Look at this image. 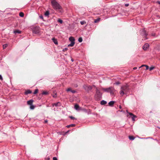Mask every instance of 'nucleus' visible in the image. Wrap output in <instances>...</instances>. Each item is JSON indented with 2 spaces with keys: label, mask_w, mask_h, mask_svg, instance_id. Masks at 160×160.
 Listing matches in <instances>:
<instances>
[{
  "label": "nucleus",
  "mask_w": 160,
  "mask_h": 160,
  "mask_svg": "<svg viewBox=\"0 0 160 160\" xmlns=\"http://www.w3.org/2000/svg\"><path fill=\"white\" fill-rule=\"evenodd\" d=\"M155 33H152L151 34V35L153 36H155Z\"/></svg>",
  "instance_id": "obj_41"
},
{
  "label": "nucleus",
  "mask_w": 160,
  "mask_h": 160,
  "mask_svg": "<svg viewBox=\"0 0 160 160\" xmlns=\"http://www.w3.org/2000/svg\"><path fill=\"white\" fill-rule=\"evenodd\" d=\"M147 65H142L141 67H140L139 68H140L141 67H146V66Z\"/></svg>",
  "instance_id": "obj_37"
},
{
  "label": "nucleus",
  "mask_w": 160,
  "mask_h": 160,
  "mask_svg": "<svg viewBox=\"0 0 160 160\" xmlns=\"http://www.w3.org/2000/svg\"><path fill=\"white\" fill-rule=\"evenodd\" d=\"M51 3L53 8L54 9L58 10L59 12L61 13L63 12L61 7L55 0H52Z\"/></svg>",
  "instance_id": "obj_1"
},
{
  "label": "nucleus",
  "mask_w": 160,
  "mask_h": 160,
  "mask_svg": "<svg viewBox=\"0 0 160 160\" xmlns=\"http://www.w3.org/2000/svg\"><path fill=\"white\" fill-rule=\"evenodd\" d=\"M159 128L160 129V128Z\"/></svg>",
  "instance_id": "obj_51"
},
{
  "label": "nucleus",
  "mask_w": 160,
  "mask_h": 160,
  "mask_svg": "<svg viewBox=\"0 0 160 160\" xmlns=\"http://www.w3.org/2000/svg\"><path fill=\"white\" fill-rule=\"evenodd\" d=\"M69 118L72 119H75V118L72 116H69Z\"/></svg>",
  "instance_id": "obj_36"
},
{
  "label": "nucleus",
  "mask_w": 160,
  "mask_h": 160,
  "mask_svg": "<svg viewBox=\"0 0 160 160\" xmlns=\"http://www.w3.org/2000/svg\"><path fill=\"white\" fill-rule=\"evenodd\" d=\"M39 32V28L38 27H35L33 30V32L35 34H38Z\"/></svg>",
  "instance_id": "obj_7"
},
{
  "label": "nucleus",
  "mask_w": 160,
  "mask_h": 160,
  "mask_svg": "<svg viewBox=\"0 0 160 160\" xmlns=\"http://www.w3.org/2000/svg\"><path fill=\"white\" fill-rule=\"evenodd\" d=\"M69 40L71 42H74L75 39L73 37H70L69 38Z\"/></svg>",
  "instance_id": "obj_17"
},
{
  "label": "nucleus",
  "mask_w": 160,
  "mask_h": 160,
  "mask_svg": "<svg viewBox=\"0 0 160 160\" xmlns=\"http://www.w3.org/2000/svg\"><path fill=\"white\" fill-rule=\"evenodd\" d=\"M61 105V103L60 102H58L57 103H54L53 104V106H60Z\"/></svg>",
  "instance_id": "obj_14"
},
{
  "label": "nucleus",
  "mask_w": 160,
  "mask_h": 160,
  "mask_svg": "<svg viewBox=\"0 0 160 160\" xmlns=\"http://www.w3.org/2000/svg\"><path fill=\"white\" fill-rule=\"evenodd\" d=\"M129 115L132 116V121H135L134 118H137V116L131 112L129 113Z\"/></svg>",
  "instance_id": "obj_9"
},
{
  "label": "nucleus",
  "mask_w": 160,
  "mask_h": 160,
  "mask_svg": "<svg viewBox=\"0 0 160 160\" xmlns=\"http://www.w3.org/2000/svg\"><path fill=\"white\" fill-rule=\"evenodd\" d=\"M40 18L42 19H43V16L42 15H41L40 16Z\"/></svg>",
  "instance_id": "obj_44"
},
{
  "label": "nucleus",
  "mask_w": 160,
  "mask_h": 160,
  "mask_svg": "<svg viewBox=\"0 0 160 160\" xmlns=\"http://www.w3.org/2000/svg\"><path fill=\"white\" fill-rule=\"evenodd\" d=\"M142 33L143 34V38H144V40L147 39L148 38L147 37V36L148 35V33L145 31L144 30H142Z\"/></svg>",
  "instance_id": "obj_6"
},
{
  "label": "nucleus",
  "mask_w": 160,
  "mask_h": 160,
  "mask_svg": "<svg viewBox=\"0 0 160 160\" xmlns=\"http://www.w3.org/2000/svg\"><path fill=\"white\" fill-rule=\"evenodd\" d=\"M0 80H3L2 78L1 75H0Z\"/></svg>",
  "instance_id": "obj_40"
},
{
  "label": "nucleus",
  "mask_w": 160,
  "mask_h": 160,
  "mask_svg": "<svg viewBox=\"0 0 160 160\" xmlns=\"http://www.w3.org/2000/svg\"><path fill=\"white\" fill-rule=\"evenodd\" d=\"M53 160H58V159L56 157H54L53 158Z\"/></svg>",
  "instance_id": "obj_38"
},
{
  "label": "nucleus",
  "mask_w": 160,
  "mask_h": 160,
  "mask_svg": "<svg viewBox=\"0 0 160 160\" xmlns=\"http://www.w3.org/2000/svg\"><path fill=\"white\" fill-rule=\"evenodd\" d=\"M48 122V120H46L45 121V123H47Z\"/></svg>",
  "instance_id": "obj_48"
},
{
  "label": "nucleus",
  "mask_w": 160,
  "mask_h": 160,
  "mask_svg": "<svg viewBox=\"0 0 160 160\" xmlns=\"http://www.w3.org/2000/svg\"><path fill=\"white\" fill-rule=\"evenodd\" d=\"M58 22L60 23L61 24L63 22L62 21L61 19H59V18L58 19Z\"/></svg>",
  "instance_id": "obj_26"
},
{
  "label": "nucleus",
  "mask_w": 160,
  "mask_h": 160,
  "mask_svg": "<svg viewBox=\"0 0 160 160\" xmlns=\"http://www.w3.org/2000/svg\"><path fill=\"white\" fill-rule=\"evenodd\" d=\"M102 98V94L100 90L96 88V93L95 95V98L97 100H100Z\"/></svg>",
  "instance_id": "obj_3"
},
{
  "label": "nucleus",
  "mask_w": 160,
  "mask_h": 160,
  "mask_svg": "<svg viewBox=\"0 0 160 160\" xmlns=\"http://www.w3.org/2000/svg\"><path fill=\"white\" fill-rule=\"evenodd\" d=\"M32 93V91L29 90H28L26 91L25 92V94L26 95L28 94L31 93Z\"/></svg>",
  "instance_id": "obj_13"
},
{
  "label": "nucleus",
  "mask_w": 160,
  "mask_h": 160,
  "mask_svg": "<svg viewBox=\"0 0 160 160\" xmlns=\"http://www.w3.org/2000/svg\"><path fill=\"white\" fill-rule=\"evenodd\" d=\"M75 126V124H70V125H68L67 126V127L68 128H69L71 127H74Z\"/></svg>",
  "instance_id": "obj_24"
},
{
  "label": "nucleus",
  "mask_w": 160,
  "mask_h": 160,
  "mask_svg": "<svg viewBox=\"0 0 160 160\" xmlns=\"http://www.w3.org/2000/svg\"><path fill=\"white\" fill-rule=\"evenodd\" d=\"M72 61H73V60H72Z\"/></svg>",
  "instance_id": "obj_50"
},
{
  "label": "nucleus",
  "mask_w": 160,
  "mask_h": 160,
  "mask_svg": "<svg viewBox=\"0 0 160 160\" xmlns=\"http://www.w3.org/2000/svg\"><path fill=\"white\" fill-rule=\"evenodd\" d=\"M33 100L32 99H31L27 101V104L29 105H32L33 102Z\"/></svg>",
  "instance_id": "obj_11"
},
{
  "label": "nucleus",
  "mask_w": 160,
  "mask_h": 160,
  "mask_svg": "<svg viewBox=\"0 0 160 160\" xmlns=\"http://www.w3.org/2000/svg\"><path fill=\"white\" fill-rule=\"evenodd\" d=\"M78 41L81 42H82V39L81 37L79 38L78 40Z\"/></svg>",
  "instance_id": "obj_27"
},
{
  "label": "nucleus",
  "mask_w": 160,
  "mask_h": 160,
  "mask_svg": "<svg viewBox=\"0 0 160 160\" xmlns=\"http://www.w3.org/2000/svg\"><path fill=\"white\" fill-rule=\"evenodd\" d=\"M71 92H72V93H76V91L75 90H72V91H71Z\"/></svg>",
  "instance_id": "obj_35"
},
{
  "label": "nucleus",
  "mask_w": 160,
  "mask_h": 160,
  "mask_svg": "<svg viewBox=\"0 0 160 160\" xmlns=\"http://www.w3.org/2000/svg\"><path fill=\"white\" fill-rule=\"evenodd\" d=\"M8 46L7 44H5L3 46V49H5Z\"/></svg>",
  "instance_id": "obj_29"
},
{
  "label": "nucleus",
  "mask_w": 160,
  "mask_h": 160,
  "mask_svg": "<svg viewBox=\"0 0 160 160\" xmlns=\"http://www.w3.org/2000/svg\"><path fill=\"white\" fill-rule=\"evenodd\" d=\"M100 103L102 105H105L107 103V102L104 100H102L101 101Z\"/></svg>",
  "instance_id": "obj_19"
},
{
  "label": "nucleus",
  "mask_w": 160,
  "mask_h": 160,
  "mask_svg": "<svg viewBox=\"0 0 160 160\" xmlns=\"http://www.w3.org/2000/svg\"><path fill=\"white\" fill-rule=\"evenodd\" d=\"M52 97L54 98H56L57 97L56 93L53 94L52 95Z\"/></svg>",
  "instance_id": "obj_33"
},
{
  "label": "nucleus",
  "mask_w": 160,
  "mask_h": 160,
  "mask_svg": "<svg viewBox=\"0 0 160 160\" xmlns=\"http://www.w3.org/2000/svg\"><path fill=\"white\" fill-rule=\"evenodd\" d=\"M42 94H43L47 95L48 94V92H42Z\"/></svg>",
  "instance_id": "obj_34"
},
{
  "label": "nucleus",
  "mask_w": 160,
  "mask_h": 160,
  "mask_svg": "<svg viewBox=\"0 0 160 160\" xmlns=\"http://www.w3.org/2000/svg\"><path fill=\"white\" fill-rule=\"evenodd\" d=\"M146 70H147L149 68V67L148 65L146 66Z\"/></svg>",
  "instance_id": "obj_39"
},
{
  "label": "nucleus",
  "mask_w": 160,
  "mask_h": 160,
  "mask_svg": "<svg viewBox=\"0 0 160 160\" xmlns=\"http://www.w3.org/2000/svg\"><path fill=\"white\" fill-rule=\"evenodd\" d=\"M80 23L81 25H83L86 24V22L84 21H82L80 22Z\"/></svg>",
  "instance_id": "obj_25"
},
{
  "label": "nucleus",
  "mask_w": 160,
  "mask_h": 160,
  "mask_svg": "<svg viewBox=\"0 0 160 160\" xmlns=\"http://www.w3.org/2000/svg\"><path fill=\"white\" fill-rule=\"evenodd\" d=\"M35 108V107L32 104V105H30V108L31 109H33Z\"/></svg>",
  "instance_id": "obj_28"
},
{
  "label": "nucleus",
  "mask_w": 160,
  "mask_h": 160,
  "mask_svg": "<svg viewBox=\"0 0 160 160\" xmlns=\"http://www.w3.org/2000/svg\"><path fill=\"white\" fill-rule=\"evenodd\" d=\"M52 40L53 41L54 43L55 44H56V45L58 44V42L57 40L55 38H54L52 39Z\"/></svg>",
  "instance_id": "obj_12"
},
{
  "label": "nucleus",
  "mask_w": 160,
  "mask_h": 160,
  "mask_svg": "<svg viewBox=\"0 0 160 160\" xmlns=\"http://www.w3.org/2000/svg\"><path fill=\"white\" fill-rule=\"evenodd\" d=\"M38 92V89H36L35 90V91L33 93V94H37Z\"/></svg>",
  "instance_id": "obj_30"
},
{
  "label": "nucleus",
  "mask_w": 160,
  "mask_h": 160,
  "mask_svg": "<svg viewBox=\"0 0 160 160\" xmlns=\"http://www.w3.org/2000/svg\"><path fill=\"white\" fill-rule=\"evenodd\" d=\"M149 46V45L147 43L145 44L143 47V49L145 50H146L148 49Z\"/></svg>",
  "instance_id": "obj_8"
},
{
  "label": "nucleus",
  "mask_w": 160,
  "mask_h": 160,
  "mask_svg": "<svg viewBox=\"0 0 160 160\" xmlns=\"http://www.w3.org/2000/svg\"><path fill=\"white\" fill-rule=\"evenodd\" d=\"M72 89L71 88H68L67 90H66V91L67 92H69V91H70L71 92V91H72Z\"/></svg>",
  "instance_id": "obj_31"
},
{
  "label": "nucleus",
  "mask_w": 160,
  "mask_h": 160,
  "mask_svg": "<svg viewBox=\"0 0 160 160\" xmlns=\"http://www.w3.org/2000/svg\"><path fill=\"white\" fill-rule=\"evenodd\" d=\"M21 31L18 30H16L14 31V33L15 34L18 33H21Z\"/></svg>",
  "instance_id": "obj_18"
},
{
  "label": "nucleus",
  "mask_w": 160,
  "mask_h": 160,
  "mask_svg": "<svg viewBox=\"0 0 160 160\" xmlns=\"http://www.w3.org/2000/svg\"><path fill=\"white\" fill-rule=\"evenodd\" d=\"M74 108L76 110H81V107H80L77 104H76L75 105Z\"/></svg>",
  "instance_id": "obj_10"
},
{
  "label": "nucleus",
  "mask_w": 160,
  "mask_h": 160,
  "mask_svg": "<svg viewBox=\"0 0 160 160\" xmlns=\"http://www.w3.org/2000/svg\"><path fill=\"white\" fill-rule=\"evenodd\" d=\"M83 87L85 90L87 91H89L92 89V87L91 86H88L87 85H84Z\"/></svg>",
  "instance_id": "obj_5"
},
{
  "label": "nucleus",
  "mask_w": 160,
  "mask_h": 160,
  "mask_svg": "<svg viewBox=\"0 0 160 160\" xmlns=\"http://www.w3.org/2000/svg\"><path fill=\"white\" fill-rule=\"evenodd\" d=\"M157 2L158 4H160V1H158Z\"/></svg>",
  "instance_id": "obj_47"
},
{
  "label": "nucleus",
  "mask_w": 160,
  "mask_h": 160,
  "mask_svg": "<svg viewBox=\"0 0 160 160\" xmlns=\"http://www.w3.org/2000/svg\"><path fill=\"white\" fill-rule=\"evenodd\" d=\"M100 18H97V19H95L94 22L95 23H98L100 21Z\"/></svg>",
  "instance_id": "obj_20"
},
{
  "label": "nucleus",
  "mask_w": 160,
  "mask_h": 160,
  "mask_svg": "<svg viewBox=\"0 0 160 160\" xmlns=\"http://www.w3.org/2000/svg\"><path fill=\"white\" fill-rule=\"evenodd\" d=\"M137 69V67H134V68H133V69L134 70H136V69Z\"/></svg>",
  "instance_id": "obj_46"
},
{
  "label": "nucleus",
  "mask_w": 160,
  "mask_h": 160,
  "mask_svg": "<svg viewBox=\"0 0 160 160\" xmlns=\"http://www.w3.org/2000/svg\"><path fill=\"white\" fill-rule=\"evenodd\" d=\"M49 14V12L48 11H46L44 13V15L46 16H48Z\"/></svg>",
  "instance_id": "obj_21"
},
{
  "label": "nucleus",
  "mask_w": 160,
  "mask_h": 160,
  "mask_svg": "<svg viewBox=\"0 0 160 160\" xmlns=\"http://www.w3.org/2000/svg\"><path fill=\"white\" fill-rule=\"evenodd\" d=\"M155 68V67H151L150 68H149V70L150 71H152V70L153 69Z\"/></svg>",
  "instance_id": "obj_32"
},
{
  "label": "nucleus",
  "mask_w": 160,
  "mask_h": 160,
  "mask_svg": "<svg viewBox=\"0 0 160 160\" xmlns=\"http://www.w3.org/2000/svg\"><path fill=\"white\" fill-rule=\"evenodd\" d=\"M115 103V102L113 101H111L108 103V104L110 106H112Z\"/></svg>",
  "instance_id": "obj_15"
},
{
  "label": "nucleus",
  "mask_w": 160,
  "mask_h": 160,
  "mask_svg": "<svg viewBox=\"0 0 160 160\" xmlns=\"http://www.w3.org/2000/svg\"><path fill=\"white\" fill-rule=\"evenodd\" d=\"M119 108H120V109H121V106L120 105V106H119Z\"/></svg>",
  "instance_id": "obj_49"
},
{
  "label": "nucleus",
  "mask_w": 160,
  "mask_h": 160,
  "mask_svg": "<svg viewBox=\"0 0 160 160\" xmlns=\"http://www.w3.org/2000/svg\"><path fill=\"white\" fill-rule=\"evenodd\" d=\"M68 49L67 48H65L64 49H63V51H67L68 50Z\"/></svg>",
  "instance_id": "obj_43"
},
{
  "label": "nucleus",
  "mask_w": 160,
  "mask_h": 160,
  "mask_svg": "<svg viewBox=\"0 0 160 160\" xmlns=\"http://www.w3.org/2000/svg\"><path fill=\"white\" fill-rule=\"evenodd\" d=\"M75 44V42H71V43L68 45V47H72Z\"/></svg>",
  "instance_id": "obj_16"
},
{
  "label": "nucleus",
  "mask_w": 160,
  "mask_h": 160,
  "mask_svg": "<svg viewBox=\"0 0 160 160\" xmlns=\"http://www.w3.org/2000/svg\"><path fill=\"white\" fill-rule=\"evenodd\" d=\"M19 15L20 16L23 17L24 16V13L22 12H20L19 14Z\"/></svg>",
  "instance_id": "obj_22"
},
{
  "label": "nucleus",
  "mask_w": 160,
  "mask_h": 160,
  "mask_svg": "<svg viewBox=\"0 0 160 160\" xmlns=\"http://www.w3.org/2000/svg\"><path fill=\"white\" fill-rule=\"evenodd\" d=\"M129 138L130 140H133L135 138L132 136H129Z\"/></svg>",
  "instance_id": "obj_23"
},
{
  "label": "nucleus",
  "mask_w": 160,
  "mask_h": 160,
  "mask_svg": "<svg viewBox=\"0 0 160 160\" xmlns=\"http://www.w3.org/2000/svg\"><path fill=\"white\" fill-rule=\"evenodd\" d=\"M103 90L104 91L110 92L111 94H113L115 91L114 88L112 87H109L108 88H104Z\"/></svg>",
  "instance_id": "obj_4"
},
{
  "label": "nucleus",
  "mask_w": 160,
  "mask_h": 160,
  "mask_svg": "<svg viewBox=\"0 0 160 160\" xmlns=\"http://www.w3.org/2000/svg\"><path fill=\"white\" fill-rule=\"evenodd\" d=\"M129 90V88L128 85H123L121 87V90L120 91V94L122 96L124 94H126Z\"/></svg>",
  "instance_id": "obj_2"
},
{
  "label": "nucleus",
  "mask_w": 160,
  "mask_h": 160,
  "mask_svg": "<svg viewBox=\"0 0 160 160\" xmlns=\"http://www.w3.org/2000/svg\"><path fill=\"white\" fill-rule=\"evenodd\" d=\"M125 5L126 7H128V6L129 4H125Z\"/></svg>",
  "instance_id": "obj_45"
},
{
  "label": "nucleus",
  "mask_w": 160,
  "mask_h": 160,
  "mask_svg": "<svg viewBox=\"0 0 160 160\" xmlns=\"http://www.w3.org/2000/svg\"><path fill=\"white\" fill-rule=\"evenodd\" d=\"M120 82H117L115 83V84L117 85H118L120 84Z\"/></svg>",
  "instance_id": "obj_42"
}]
</instances>
